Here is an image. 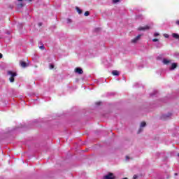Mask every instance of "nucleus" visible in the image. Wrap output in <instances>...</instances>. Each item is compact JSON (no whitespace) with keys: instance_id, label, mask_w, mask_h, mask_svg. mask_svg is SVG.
Returning <instances> with one entry per match:
<instances>
[{"instance_id":"obj_4","label":"nucleus","mask_w":179,"mask_h":179,"mask_svg":"<svg viewBox=\"0 0 179 179\" xmlns=\"http://www.w3.org/2000/svg\"><path fill=\"white\" fill-rule=\"evenodd\" d=\"M141 36L142 35H138L134 39L131 40V43H138V41H139Z\"/></svg>"},{"instance_id":"obj_22","label":"nucleus","mask_w":179,"mask_h":179,"mask_svg":"<svg viewBox=\"0 0 179 179\" xmlns=\"http://www.w3.org/2000/svg\"><path fill=\"white\" fill-rule=\"evenodd\" d=\"M40 48H41V50H43L44 48V46H41Z\"/></svg>"},{"instance_id":"obj_9","label":"nucleus","mask_w":179,"mask_h":179,"mask_svg":"<svg viewBox=\"0 0 179 179\" xmlns=\"http://www.w3.org/2000/svg\"><path fill=\"white\" fill-rule=\"evenodd\" d=\"M177 68V63H173L170 67L171 71H173Z\"/></svg>"},{"instance_id":"obj_1","label":"nucleus","mask_w":179,"mask_h":179,"mask_svg":"<svg viewBox=\"0 0 179 179\" xmlns=\"http://www.w3.org/2000/svg\"><path fill=\"white\" fill-rule=\"evenodd\" d=\"M8 75H10V78H9L10 82H11V83L15 82V78H15V76H17L16 72L8 71Z\"/></svg>"},{"instance_id":"obj_19","label":"nucleus","mask_w":179,"mask_h":179,"mask_svg":"<svg viewBox=\"0 0 179 179\" xmlns=\"http://www.w3.org/2000/svg\"><path fill=\"white\" fill-rule=\"evenodd\" d=\"M152 41H153L154 43H156V42L159 41V39H157V38H154V39H152Z\"/></svg>"},{"instance_id":"obj_6","label":"nucleus","mask_w":179,"mask_h":179,"mask_svg":"<svg viewBox=\"0 0 179 179\" xmlns=\"http://www.w3.org/2000/svg\"><path fill=\"white\" fill-rule=\"evenodd\" d=\"M20 66L22 67V68H27V66H29V63H26L23 61H21L20 62Z\"/></svg>"},{"instance_id":"obj_12","label":"nucleus","mask_w":179,"mask_h":179,"mask_svg":"<svg viewBox=\"0 0 179 179\" xmlns=\"http://www.w3.org/2000/svg\"><path fill=\"white\" fill-rule=\"evenodd\" d=\"M172 37H173V38L178 39L179 35L178 34H172Z\"/></svg>"},{"instance_id":"obj_7","label":"nucleus","mask_w":179,"mask_h":179,"mask_svg":"<svg viewBox=\"0 0 179 179\" xmlns=\"http://www.w3.org/2000/svg\"><path fill=\"white\" fill-rule=\"evenodd\" d=\"M146 127V122H142L140 124V130L139 132L142 131V129Z\"/></svg>"},{"instance_id":"obj_26","label":"nucleus","mask_w":179,"mask_h":179,"mask_svg":"<svg viewBox=\"0 0 179 179\" xmlns=\"http://www.w3.org/2000/svg\"><path fill=\"white\" fill-rule=\"evenodd\" d=\"M29 1H31V0H29Z\"/></svg>"},{"instance_id":"obj_8","label":"nucleus","mask_w":179,"mask_h":179,"mask_svg":"<svg viewBox=\"0 0 179 179\" xmlns=\"http://www.w3.org/2000/svg\"><path fill=\"white\" fill-rule=\"evenodd\" d=\"M162 62L164 65H169V64H171V60H169L167 59H164L162 60Z\"/></svg>"},{"instance_id":"obj_15","label":"nucleus","mask_w":179,"mask_h":179,"mask_svg":"<svg viewBox=\"0 0 179 179\" xmlns=\"http://www.w3.org/2000/svg\"><path fill=\"white\" fill-rule=\"evenodd\" d=\"M84 15L85 16H89V15H90V13L89 11H86Z\"/></svg>"},{"instance_id":"obj_13","label":"nucleus","mask_w":179,"mask_h":179,"mask_svg":"<svg viewBox=\"0 0 179 179\" xmlns=\"http://www.w3.org/2000/svg\"><path fill=\"white\" fill-rule=\"evenodd\" d=\"M168 117H170V116L166 115H163L162 117V120H166V118H167Z\"/></svg>"},{"instance_id":"obj_5","label":"nucleus","mask_w":179,"mask_h":179,"mask_svg":"<svg viewBox=\"0 0 179 179\" xmlns=\"http://www.w3.org/2000/svg\"><path fill=\"white\" fill-rule=\"evenodd\" d=\"M75 73H78L79 75H82L83 73V70L82 69L78 67L75 69Z\"/></svg>"},{"instance_id":"obj_23","label":"nucleus","mask_w":179,"mask_h":179,"mask_svg":"<svg viewBox=\"0 0 179 179\" xmlns=\"http://www.w3.org/2000/svg\"><path fill=\"white\" fill-rule=\"evenodd\" d=\"M176 24L179 25V21H176Z\"/></svg>"},{"instance_id":"obj_10","label":"nucleus","mask_w":179,"mask_h":179,"mask_svg":"<svg viewBox=\"0 0 179 179\" xmlns=\"http://www.w3.org/2000/svg\"><path fill=\"white\" fill-rule=\"evenodd\" d=\"M112 75H113V76H118V75H120V71L114 70L112 71Z\"/></svg>"},{"instance_id":"obj_11","label":"nucleus","mask_w":179,"mask_h":179,"mask_svg":"<svg viewBox=\"0 0 179 179\" xmlns=\"http://www.w3.org/2000/svg\"><path fill=\"white\" fill-rule=\"evenodd\" d=\"M76 9L79 15H82L83 11L80 10V8H79V7H76Z\"/></svg>"},{"instance_id":"obj_18","label":"nucleus","mask_w":179,"mask_h":179,"mask_svg":"<svg viewBox=\"0 0 179 179\" xmlns=\"http://www.w3.org/2000/svg\"><path fill=\"white\" fill-rule=\"evenodd\" d=\"M164 37H165L166 38H169V34H164Z\"/></svg>"},{"instance_id":"obj_21","label":"nucleus","mask_w":179,"mask_h":179,"mask_svg":"<svg viewBox=\"0 0 179 179\" xmlns=\"http://www.w3.org/2000/svg\"><path fill=\"white\" fill-rule=\"evenodd\" d=\"M133 178H134V179H136V178H138V176H137L136 175H134V176H133Z\"/></svg>"},{"instance_id":"obj_3","label":"nucleus","mask_w":179,"mask_h":179,"mask_svg":"<svg viewBox=\"0 0 179 179\" xmlns=\"http://www.w3.org/2000/svg\"><path fill=\"white\" fill-rule=\"evenodd\" d=\"M149 29H152V26L150 25H145L144 27H139L138 30L141 31H145V30H149Z\"/></svg>"},{"instance_id":"obj_2","label":"nucleus","mask_w":179,"mask_h":179,"mask_svg":"<svg viewBox=\"0 0 179 179\" xmlns=\"http://www.w3.org/2000/svg\"><path fill=\"white\" fill-rule=\"evenodd\" d=\"M103 179H115V176H114V173H109L103 176Z\"/></svg>"},{"instance_id":"obj_20","label":"nucleus","mask_w":179,"mask_h":179,"mask_svg":"<svg viewBox=\"0 0 179 179\" xmlns=\"http://www.w3.org/2000/svg\"><path fill=\"white\" fill-rule=\"evenodd\" d=\"M50 69H54V65L53 64L50 65Z\"/></svg>"},{"instance_id":"obj_24","label":"nucleus","mask_w":179,"mask_h":179,"mask_svg":"<svg viewBox=\"0 0 179 179\" xmlns=\"http://www.w3.org/2000/svg\"><path fill=\"white\" fill-rule=\"evenodd\" d=\"M2 58V54L0 53V59Z\"/></svg>"},{"instance_id":"obj_25","label":"nucleus","mask_w":179,"mask_h":179,"mask_svg":"<svg viewBox=\"0 0 179 179\" xmlns=\"http://www.w3.org/2000/svg\"><path fill=\"white\" fill-rule=\"evenodd\" d=\"M17 1H18V2H22V0H17Z\"/></svg>"},{"instance_id":"obj_17","label":"nucleus","mask_w":179,"mask_h":179,"mask_svg":"<svg viewBox=\"0 0 179 179\" xmlns=\"http://www.w3.org/2000/svg\"><path fill=\"white\" fill-rule=\"evenodd\" d=\"M120 0H113V3H117Z\"/></svg>"},{"instance_id":"obj_14","label":"nucleus","mask_w":179,"mask_h":179,"mask_svg":"<svg viewBox=\"0 0 179 179\" xmlns=\"http://www.w3.org/2000/svg\"><path fill=\"white\" fill-rule=\"evenodd\" d=\"M23 7V4L22 3H20L17 4V8H22Z\"/></svg>"},{"instance_id":"obj_16","label":"nucleus","mask_w":179,"mask_h":179,"mask_svg":"<svg viewBox=\"0 0 179 179\" xmlns=\"http://www.w3.org/2000/svg\"><path fill=\"white\" fill-rule=\"evenodd\" d=\"M157 36H160V34L156 32L154 34V37H157Z\"/></svg>"}]
</instances>
